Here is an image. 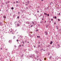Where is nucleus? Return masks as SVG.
Wrapping results in <instances>:
<instances>
[{"mask_svg": "<svg viewBox=\"0 0 61 61\" xmlns=\"http://www.w3.org/2000/svg\"><path fill=\"white\" fill-rule=\"evenodd\" d=\"M5 50H6V51H7V49H5Z\"/></svg>", "mask_w": 61, "mask_h": 61, "instance_id": "obj_57", "label": "nucleus"}, {"mask_svg": "<svg viewBox=\"0 0 61 61\" xmlns=\"http://www.w3.org/2000/svg\"><path fill=\"white\" fill-rule=\"evenodd\" d=\"M49 46H50V45H47L46 46V47H49Z\"/></svg>", "mask_w": 61, "mask_h": 61, "instance_id": "obj_18", "label": "nucleus"}, {"mask_svg": "<svg viewBox=\"0 0 61 61\" xmlns=\"http://www.w3.org/2000/svg\"><path fill=\"white\" fill-rule=\"evenodd\" d=\"M37 37H38V38H40V36H37Z\"/></svg>", "mask_w": 61, "mask_h": 61, "instance_id": "obj_21", "label": "nucleus"}, {"mask_svg": "<svg viewBox=\"0 0 61 61\" xmlns=\"http://www.w3.org/2000/svg\"><path fill=\"white\" fill-rule=\"evenodd\" d=\"M47 15L48 16H49V14H47V15Z\"/></svg>", "mask_w": 61, "mask_h": 61, "instance_id": "obj_22", "label": "nucleus"}, {"mask_svg": "<svg viewBox=\"0 0 61 61\" xmlns=\"http://www.w3.org/2000/svg\"><path fill=\"white\" fill-rule=\"evenodd\" d=\"M25 43H26V42H27V41L26 40H25Z\"/></svg>", "mask_w": 61, "mask_h": 61, "instance_id": "obj_24", "label": "nucleus"}, {"mask_svg": "<svg viewBox=\"0 0 61 61\" xmlns=\"http://www.w3.org/2000/svg\"><path fill=\"white\" fill-rule=\"evenodd\" d=\"M16 6L18 7V5H16Z\"/></svg>", "mask_w": 61, "mask_h": 61, "instance_id": "obj_34", "label": "nucleus"}, {"mask_svg": "<svg viewBox=\"0 0 61 61\" xmlns=\"http://www.w3.org/2000/svg\"><path fill=\"white\" fill-rule=\"evenodd\" d=\"M34 47H36V46H34Z\"/></svg>", "mask_w": 61, "mask_h": 61, "instance_id": "obj_63", "label": "nucleus"}, {"mask_svg": "<svg viewBox=\"0 0 61 61\" xmlns=\"http://www.w3.org/2000/svg\"><path fill=\"white\" fill-rule=\"evenodd\" d=\"M37 31H38V29H36V31L37 32Z\"/></svg>", "mask_w": 61, "mask_h": 61, "instance_id": "obj_19", "label": "nucleus"}, {"mask_svg": "<svg viewBox=\"0 0 61 61\" xmlns=\"http://www.w3.org/2000/svg\"><path fill=\"white\" fill-rule=\"evenodd\" d=\"M40 23H41V24H42V21H41L40 22Z\"/></svg>", "mask_w": 61, "mask_h": 61, "instance_id": "obj_42", "label": "nucleus"}, {"mask_svg": "<svg viewBox=\"0 0 61 61\" xmlns=\"http://www.w3.org/2000/svg\"><path fill=\"white\" fill-rule=\"evenodd\" d=\"M26 5L27 6L28 5V4H26Z\"/></svg>", "mask_w": 61, "mask_h": 61, "instance_id": "obj_45", "label": "nucleus"}, {"mask_svg": "<svg viewBox=\"0 0 61 61\" xmlns=\"http://www.w3.org/2000/svg\"><path fill=\"white\" fill-rule=\"evenodd\" d=\"M9 43H10V44H11V43H12V40H10L9 41Z\"/></svg>", "mask_w": 61, "mask_h": 61, "instance_id": "obj_3", "label": "nucleus"}, {"mask_svg": "<svg viewBox=\"0 0 61 61\" xmlns=\"http://www.w3.org/2000/svg\"><path fill=\"white\" fill-rule=\"evenodd\" d=\"M52 47H54V45H53V46H52Z\"/></svg>", "mask_w": 61, "mask_h": 61, "instance_id": "obj_53", "label": "nucleus"}, {"mask_svg": "<svg viewBox=\"0 0 61 61\" xmlns=\"http://www.w3.org/2000/svg\"><path fill=\"white\" fill-rule=\"evenodd\" d=\"M16 3H18V2L17 1H16Z\"/></svg>", "mask_w": 61, "mask_h": 61, "instance_id": "obj_56", "label": "nucleus"}, {"mask_svg": "<svg viewBox=\"0 0 61 61\" xmlns=\"http://www.w3.org/2000/svg\"><path fill=\"white\" fill-rule=\"evenodd\" d=\"M36 53L38 54V53H39V52L38 51H36Z\"/></svg>", "mask_w": 61, "mask_h": 61, "instance_id": "obj_12", "label": "nucleus"}, {"mask_svg": "<svg viewBox=\"0 0 61 61\" xmlns=\"http://www.w3.org/2000/svg\"><path fill=\"white\" fill-rule=\"evenodd\" d=\"M23 56H24V55H21L20 56V57H23Z\"/></svg>", "mask_w": 61, "mask_h": 61, "instance_id": "obj_14", "label": "nucleus"}, {"mask_svg": "<svg viewBox=\"0 0 61 61\" xmlns=\"http://www.w3.org/2000/svg\"><path fill=\"white\" fill-rule=\"evenodd\" d=\"M39 12V11H37V13H38V12Z\"/></svg>", "mask_w": 61, "mask_h": 61, "instance_id": "obj_54", "label": "nucleus"}, {"mask_svg": "<svg viewBox=\"0 0 61 61\" xmlns=\"http://www.w3.org/2000/svg\"><path fill=\"white\" fill-rule=\"evenodd\" d=\"M30 57L31 58H33V56L32 55H30Z\"/></svg>", "mask_w": 61, "mask_h": 61, "instance_id": "obj_5", "label": "nucleus"}, {"mask_svg": "<svg viewBox=\"0 0 61 61\" xmlns=\"http://www.w3.org/2000/svg\"><path fill=\"white\" fill-rule=\"evenodd\" d=\"M17 26H20L19 24H18L17 25Z\"/></svg>", "mask_w": 61, "mask_h": 61, "instance_id": "obj_17", "label": "nucleus"}, {"mask_svg": "<svg viewBox=\"0 0 61 61\" xmlns=\"http://www.w3.org/2000/svg\"><path fill=\"white\" fill-rule=\"evenodd\" d=\"M14 46H15V47H16V46L15 45Z\"/></svg>", "mask_w": 61, "mask_h": 61, "instance_id": "obj_49", "label": "nucleus"}, {"mask_svg": "<svg viewBox=\"0 0 61 61\" xmlns=\"http://www.w3.org/2000/svg\"><path fill=\"white\" fill-rule=\"evenodd\" d=\"M54 18H55V19H56V16H55L54 17Z\"/></svg>", "mask_w": 61, "mask_h": 61, "instance_id": "obj_29", "label": "nucleus"}, {"mask_svg": "<svg viewBox=\"0 0 61 61\" xmlns=\"http://www.w3.org/2000/svg\"><path fill=\"white\" fill-rule=\"evenodd\" d=\"M56 59L57 60L58 59V57H57L56 58Z\"/></svg>", "mask_w": 61, "mask_h": 61, "instance_id": "obj_23", "label": "nucleus"}, {"mask_svg": "<svg viewBox=\"0 0 61 61\" xmlns=\"http://www.w3.org/2000/svg\"><path fill=\"white\" fill-rule=\"evenodd\" d=\"M0 49H1V50H2V48H0Z\"/></svg>", "mask_w": 61, "mask_h": 61, "instance_id": "obj_60", "label": "nucleus"}, {"mask_svg": "<svg viewBox=\"0 0 61 61\" xmlns=\"http://www.w3.org/2000/svg\"><path fill=\"white\" fill-rule=\"evenodd\" d=\"M42 14H41L40 15V16H42Z\"/></svg>", "mask_w": 61, "mask_h": 61, "instance_id": "obj_52", "label": "nucleus"}, {"mask_svg": "<svg viewBox=\"0 0 61 61\" xmlns=\"http://www.w3.org/2000/svg\"><path fill=\"white\" fill-rule=\"evenodd\" d=\"M13 38V39H15V36H14Z\"/></svg>", "mask_w": 61, "mask_h": 61, "instance_id": "obj_31", "label": "nucleus"}, {"mask_svg": "<svg viewBox=\"0 0 61 61\" xmlns=\"http://www.w3.org/2000/svg\"><path fill=\"white\" fill-rule=\"evenodd\" d=\"M26 23L28 24H30V23L28 21Z\"/></svg>", "mask_w": 61, "mask_h": 61, "instance_id": "obj_6", "label": "nucleus"}, {"mask_svg": "<svg viewBox=\"0 0 61 61\" xmlns=\"http://www.w3.org/2000/svg\"><path fill=\"white\" fill-rule=\"evenodd\" d=\"M13 3H14V4H15V2H13Z\"/></svg>", "mask_w": 61, "mask_h": 61, "instance_id": "obj_64", "label": "nucleus"}, {"mask_svg": "<svg viewBox=\"0 0 61 61\" xmlns=\"http://www.w3.org/2000/svg\"><path fill=\"white\" fill-rule=\"evenodd\" d=\"M26 9H28V8H27V7H26Z\"/></svg>", "mask_w": 61, "mask_h": 61, "instance_id": "obj_55", "label": "nucleus"}, {"mask_svg": "<svg viewBox=\"0 0 61 61\" xmlns=\"http://www.w3.org/2000/svg\"><path fill=\"white\" fill-rule=\"evenodd\" d=\"M2 25V22H0V25Z\"/></svg>", "mask_w": 61, "mask_h": 61, "instance_id": "obj_35", "label": "nucleus"}, {"mask_svg": "<svg viewBox=\"0 0 61 61\" xmlns=\"http://www.w3.org/2000/svg\"><path fill=\"white\" fill-rule=\"evenodd\" d=\"M39 60H40V61H42V60H41V59H39Z\"/></svg>", "mask_w": 61, "mask_h": 61, "instance_id": "obj_39", "label": "nucleus"}, {"mask_svg": "<svg viewBox=\"0 0 61 61\" xmlns=\"http://www.w3.org/2000/svg\"><path fill=\"white\" fill-rule=\"evenodd\" d=\"M42 20H44V18H43L42 19Z\"/></svg>", "mask_w": 61, "mask_h": 61, "instance_id": "obj_46", "label": "nucleus"}, {"mask_svg": "<svg viewBox=\"0 0 61 61\" xmlns=\"http://www.w3.org/2000/svg\"><path fill=\"white\" fill-rule=\"evenodd\" d=\"M34 23H35V25H36V23H37V22L36 21H34Z\"/></svg>", "mask_w": 61, "mask_h": 61, "instance_id": "obj_9", "label": "nucleus"}, {"mask_svg": "<svg viewBox=\"0 0 61 61\" xmlns=\"http://www.w3.org/2000/svg\"><path fill=\"white\" fill-rule=\"evenodd\" d=\"M49 59H50V60L51 59V58H52V56H50L49 57Z\"/></svg>", "mask_w": 61, "mask_h": 61, "instance_id": "obj_11", "label": "nucleus"}, {"mask_svg": "<svg viewBox=\"0 0 61 61\" xmlns=\"http://www.w3.org/2000/svg\"><path fill=\"white\" fill-rule=\"evenodd\" d=\"M29 36L30 37H32V35H31L30 34V33L29 34Z\"/></svg>", "mask_w": 61, "mask_h": 61, "instance_id": "obj_2", "label": "nucleus"}, {"mask_svg": "<svg viewBox=\"0 0 61 61\" xmlns=\"http://www.w3.org/2000/svg\"><path fill=\"white\" fill-rule=\"evenodd\" d=\"M27 3L28 4H29V1H27Z\"/></svg>", "mask_w": 61, "mask_h": 61, "instance_id": "obj_15", "label": "nucleus"}, {"mask_svg": "<svg viewBox=\"0 0 61 61\" xmlns=\"http://www.w3.org/2000/svg\"><path fill=\"white\" fill-rule=\"evenodd\" d=\"M17 18L18 19H19V16H18L17 17Z\"/></svg>", "mask_w": 61, "mask_h": 61, "instance_id": "obj_32", "label": "nucleus"}, {"mask_svg": "<svg viewBox=\"0 0 61 61\" xmlns=\"http://www.w3.org/2000/svg\"><path fill=\"white\" fill-rule=\"evenodd\" d=\"M58 15H60V13H59L58 14Z\"/></svg>", "mask_w": 61, "mask_h": 61, "instance_id": "obj_43", "label": "nucleus"}, {"mask_svg": "<svg viewBox=\"0 0 61 61\" xmlns=\"http://www.w3.org/2000/svg\"><path fill=\"white\" fill-rule=\"evenodd\" d=\"M40 47V45H39L38 46V48H39Z\"/></svg>", "mask_w": 61, "mask_h": 61, "instance_id": "obj_25", "label": "nucleus"}, {"mask_svg": "<svg viewBox=\"0 0 61 61\" xmlns=\"http://www.w3.org/2000/svg\"><path fill=\"white\" fill-rule=\"evenodd\" d=\"M17 23V21H16V22L15 23H15Z\"/></svg>", "mask_w": 61, "mask_h": 61, "instance_id": "obj_48", "label": "nucleus"}, {"mask_svg": "<svg viewBox=\"0 0 61 61\" xmlns=\"http://www.w3.org/2000/svg\"><path fill=\"white\" fill-rule=\"evenodd\" d=\"M39 57V56H37V58L38 57Z\"/></svg>", "mask_w": 61, "mask_h": 61, "instance_id": "obj_51", "label": "nucleus"}, {"mask_svg": "<svg viewBox=\"0 0 61 61\" xmlns=\"http://www.w3.org/2000/svg\"><path fill=\"white\" fill-rule=\"evenodd\" d=\"M46 36H47V35H48V32H47V31H45L44 32Z\"/></svg>", "mask_w": 61, "mask_h": 61, "instance_id": "obj_1", "label": "nucleus"}, {"mask_svg": "<svg viewBox=\"0 0 61 61\" xmlns=\"http://www.w3.org/2000/svg\"><path fill=\"white\" fill-rule=\"evenodd\" d=\"M12 32V30H11L10 31V33H11V32Z\"/></svg>", "mask_w": 61, "mask_h": 61, "instance_id": "obj_61", "label": "nucleus"}, {"mask_svg": "<svg viewBox=\"0 0 61 61\" xmlns=\"http://www.w3.org/2000/svg\"><path fill=\"white\" fill-rule=\"evenodd\" d=\"M33 25H31L30 27H33Z\"/></svg>", "mask_w": 61, "mask_h": 61, "instance_id": "obj_36", "label": "nucleus"}, {"mask_svg": "<svg viewBox=\"0 0 61 61\" xmlns=\"http://www.w3.org/2000/svg\"><path fill=\"white\" fill-rule=\"evenodd\" d=\"M44 60H46V58H44Z\"/></svg>", "mask_w": 61, "mask_h": 61, "instance_id": "obj_50", "label": "nucleus"}, {"mask_svg": "<svg viewBox=\"0 0 61 61\" xmlns=\"http://www.w3.org/2000/svg\"><path fill=\"white\" fill-rule=\"evenodd\" d=\"M44 15H47V14L46 12H44Z\"/></svg>", "mask_w": 61, "mask_h": 61, "instance_id": "obj_10", "label": "nucleus"}, {"mask_svg": "<svg viewBox=\"0 0 61 61\" xmlns=\"http://www.w3.org/2000/svg\"><path fill=\"white\" fill-rule=\"evenodd\" d=\"M22 43H23V45H24V44H25V42L24 41H22Z\"/></svg>", "mask_w": 61, "mask_h": 61, "instance_id": "obj_13", "label": "nucleus"}, {"mask_svg": "<svg viewBox=\"0 0 61 61\" xmlns=\"http://www.w3.org/2000/svg\"><path fill=\"white\" fill-rule=\"evenodd\" d=\"M58 21H60V19H58Z\"/></svg>", "mask_w": 61, "mask_h": 61, "instance_id": "obj_40", "label": "nucleus"}, {"mask_svg": "<svg viewBox=\"0 0 61 61\" xmlns=\"http://www.w3.org/2000/svg\"><path fill=\"white\" fill-rule=\"evenodd\" d=\"M32 23L31 24H32V25H33V24H34V25H35V23H34V22L33 21H32L31 22Z\"/></svg>", "mask_w": 61, "mask_h": 61, "instance_id": "obj_4", "label": "nucleus"}, {"mask_svg": "<svg viewBox=\"0 0 61 61\" xmlns=\"http://www.w3.org/2000/svg\"><path fill=\"white\" fill-rule=\"evenodd\" d=\"M54 25H56V23L55 22H54Z\"/></svg>", "mask_w": 61, "mask_h": 61, "instance_id": "obj_7", "label": "nucleus"}, {"mask_svg": "<svg viewBox=\"0 0 61 61\" xmlns=\"http://www.w3.org/2000/svg\"><path fill=\"white\" fill-rule=\"evenodd\" d=\"M6 4H8V2H6Z\"/></svg>", "mask_w": 61, "mask_h": 61, "instance_id": "obj_44", "label": "nucleus"}, {"mask_svg": "<svg viewBox=\"0 0 61 61\" xmlns=\"http://www.w3.org/2000/svg\"><path fill=\"white\" fill-rule=\"evenodd\" d=\"M51 21H53V18L51 19Z\"/></svg>", "mask_w": 61, "mask_h": 61, "instance_id": "obj_20", "label": "nucleus"}, {"mask_svg": "<svg viewBox=\"0 0 61 61\" xmlns=\"http://www.w3.org/2000/svg\"><path fill=\"white\" fill-rule=\"evenodd\" d=\"M4 18H6V16H4Z\"/></svg>", "mask_w": 61, "mask_h": 61, "instance_id": "obj_30", "label": "nucleus"}, {"mask_svg": "<svg viewBox=\"0 0 61 61\" xmlns=\"http://www.w3.org/2000/svg\"><path fill=\"white\" fill-rule=\"evenodd\" d=\"M13 17H15V15H13Z\"/></svg>", "mask_w": 61, "mask_h": 61, "instance_id": "obj_28", "label": "nucleus"}, {"mask_svg": "<svg viewBox=\"0 0 61 61\" xmlns=\"http://www.w3.org/2000/svg\"><path fill=\"white\" fill-rule=\"evenodd\" d=\"M7 7H9V5H7Z\"/></svg>", "mask_w": 61, "mask_h": 61, "instance_id": "obj_27", "label": "nucleus"}, {"mask_svg": "<svg viewBox=\"0 0 61 61\" xmlns=\"http://www.w3.org/2000/svg\"><path fill=\"white\" fill-rule=\"evenodd\" d=\"M46 20H45V21H44V23H46Z\"/></svg>", "mask_w": 61, "mask_h": 61, "instance_id": "obj_38", "label": "nucleus"}, {"mask_svg": "<svg viewBox=\"0 0 61 61\" xmlns=\"http://www.w3.org/2000/svg\"><path fill=\"white\" fill-rule=\"evenodd\" d=\"M14 8L13 7H12L11 8V9L13 10L14 9Z\"/></svg>", "mask_w": 61, "mask_h": 61, "instance_id": "obj_33", "label": "nucleus"}, {"mask_svg": "<svg viewBox=\"0 0 61 61\" xmlns=\"http://www.w3.org/2000/svg\"><path fill=\"white\" fill-rule=\"evenodd\" d=\"M24 44H23V45H22V46H24Z\"/></svg>", "mask_w": 61, "mask_h": 61, "instance_id": "obj_58", "label": "nucleus"}, {"mask_svg": "<svg viewBox=\"0 0 61 61\" xmlns=\"http://www.w3.org/2000/svg\"><path fill=\"white\" fill-rule=\"evenodd\" d=\"M32 55V56L33 57H35V55L34 54H33Z\"/></svg>", "mask_w": 61, "mask_h": 61, "instance_id": "obj_16", "label": "nucleus"}, {"mask_svg": "<svg viewBox=\"0 0 61 61\" xmlns=\"http://www.w3.org/2000/svg\"><path fill=\"white\" fill-rule=\"evenodd\" d=\"M18 14H20V12H18Z\"/></svg>", "mask_w": 61, "mask_h": 61, "instance_id": "obj_59", "label": "nucleus"}, {"mask_svg": "<svg viewBox=\"0 0 61 61\" xmlns=\"http://www.w3.org/2000/svg\"><path fill=\"white\" fill-rule=\"evenodd\" d=\"M16 41L17 42H18V40H17Z\"/></svg>", "mask_w": 61, "mask_h": 61, "instance_id": "obj_47", "label": "nucleus"}, {"mask_svg": "<svg viewBox=\"0 0 61 61\" xmlns=\"http://www.w3.org/2000/svg\"><path fill=\"white\" fill-rule=\"evenodd\" d=\"M23 4H25V3H24V2H23Z\"/></svg>", "mask_w": 61, "mask_h": 61, "instance_id": "obj_62", "label": "nucleus"}, {"mask_svg": "<svg viewBox=\"0 0 61 61\" xmlns=\"http://www.w3.org/2000/svg\"><path fill=\"white\" fill-rule=\"evenodd\" d=\"M21 46H22L21 45H20L19 46V47H21Z\"/></svg>", "mask_w": 61, "mask_h": 61, "instance_id": "obj_26", "label": "nucleus"}, {"mask_svg": "<svg viewBox=\"0 0 61 61\" xmlns=\"http://www.w3.org/2000/svg\"><path fill=\"white\" fill-rule=\"evenodd\" d=\"M52 43H53V41H51V42H50V44L51 45V44H52Z\"/></svg>", "mask_w": 61, "mask_h": 61, "instance_id": "obj_8", "label": "nucleus"}, {"mask_svg": "<svg viewBox=\"0 0 61 61\" xmlns=\"http://www.w3.org/2000/svg\"><path fill=\"white\" fill-rule=\"evenodd\" d=\"M48 55H50V53H48Z\"/></svg>", "mask_w": 61, "mask_h": 61, "instance_id": "obj_37", "label": "nucleus"}, {"mask_svg": "<svg viewBox=\"0 0 61 61\" xmlns=\"http://www.w3.org/2000/svg\"><path fill=\"white\" fill-rule=\"evenodd\" d=\"M56 28L57 29H58V28H57V26H56Z\"/></svg>", "mask_w": 61, "mask_h": 61, "instance_id": "obj_41", "label": "nucleus"}]
</instances>
